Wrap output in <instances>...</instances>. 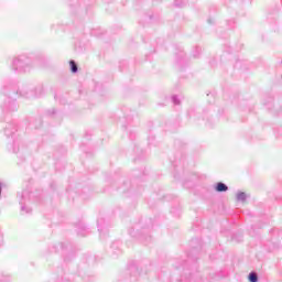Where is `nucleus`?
<instances>
[{
    "label": "nucleus",
    "instance_id": "obj_1",
    "mask_svg": "<svg viewBox=\"0 0 282 282\" xmlns=\"http://www.w3.org/2000/svg\"><path fill=\"white\" fill-rule=\"evenodd\" d=\"M216 191L218 193H226V191H228V186L226 184H224V183H218L216 185Z\"/></svg>",
    "mask_w": 282,
    "mask_h": 282
},
{
    "label": "nucleus",
    "instance_id": "obj_2",
    "mask_svg": "<svg viewBox=\"0 0 282 282\" xmlns=\"http://www.w3.org/2000/svg\"><path fill=\"white\" fill-rule=\"evenodd\" d=\"M69 65H70V72H73V74H76V72H78V66L76 65V62L70 61Z\"/></svg>",
    "mask_w": 282,
    "mask_h": 282
},
{
    "label": "nucleus",
    "instance_id": "obj_3",
    "mask_svg": "<svg viewBox=\"0 0 282 282\" xmlns=\"http://www.w3.org/2000/svg\"><path fill=\"white\" fill-rule=\"evenodd\" d=\"M239 202H246V193L241 192L237 195Z\"/></svg>",
    "mask_w": 282,
    "mask_h": 282
},
{
    "label": "nucleus",
    "instance_id": "obj_4",
    "mask_svg": "<svg viewBox=\"0 0 282 282\" xmlns=\"http://www.w3.org/2000/svg\"><path fill=\"white\" fill-rule=\"evenodd\" d=\"M249 281L250 282H257L258 281L257 273H250L249 274Z\"/></svg>",
    "mask_w": 282,
    "mask_h": 282
}]
</instances>
